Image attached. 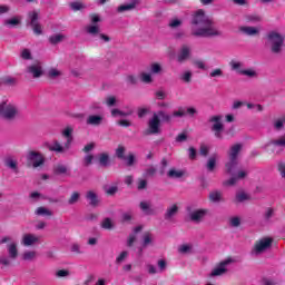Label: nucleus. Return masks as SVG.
<instances>
[{"mask_svg":"<svg viewBox=\"0 0 285 285\" xmlns=\"http://www.w3.org/2000/svg\"><path fill=\"white\" fill-rule=\"evenodd\" d=\"M144 230V226L139 225L134 228V232L127 238V247L132 248L135 246V242H137V234Z\"/></svg>","mask_w":285,"mask_h":285,"instance_id":"6ab92c4d","label":"nucleus"},{"mask_svg":"<svg viewBox=\"0 0 285 285\" xmlns=\"http://www.w3.org/2000/svg\"><path fill=\"white\" fill-rule=\"evenodd\" d=\"M98 164L101 168H108V166H110V155H108V153L99 154Z\"/></svg>","mask_w":285,"mask_h":285,"instance_id":"7c9ffc66","label":"nucleus"},{"mask_svg":"<svg viewBox=\"0 0 285 285\" xmlns=\"http://www.w3.org/2000/svg\"><path fill=\"white\" fill-rule=\"evenodd\" d=\"M63 75L59 69L57 68H50L47 71V79H59Z\"/></svg>","mask_w":285,"mask_h":285,"instance_id":"4c0bfd02","label":"nucleus"},{"mask_svg":"<svg viewBox=\"0 0 285 285\" xmlns=\"http://www.w3.org/2000/svg\"><path fill=\"white\" fill-rule=\"evenodd\" d=\"M235 259L232 257L226 258L225 261H222L209 274V277H222V275H226L228 273V268L226 266H230Z\"/></svg>","mask_w":285,"mask_h":285,"instance_id":"9b49d317","label":"nucleus"},{"mask_svg":"<svg viewBox=\"0 0 285 285\" xmlns=\"http://www.w3.org/2000/svg\"><path fill=\"white\" fill-rule=\"evenodd\" d=\"M35 215H37L38 217H52V210L46 207H38L35 210Z\"/></svg>","mask_w":285,"mask_h":285,"instance_id":"f704fd0d","label":"nucleus"},{"mask_svg":"<svg viewBox=\"0 0 285 285\" xmlns=\"http://www.w3.org/2000/svg\"><path fill=\"white\" fill-rule=\"evenodd\" d=\"M245 21L247 23H259V21H262V18H259V16L256 14H246Z\"/></svg>","mask_w":285,"mask_h":285,"instance_id":"49530a36","label":"nucleus"},{"mask_svg":"<svg viewBox=\"0 0 285 285\" xmlns=\"http://www.w3.org/2000/svg\"><path fill=\"white\" fill-rule=\"evenodd\" d=\"M126 81L129 86H137L139 80L135 77V75H128L126 76Z\"/></svg>","mask_w":285,"mask_h":285,"instance_id":"052dcab7","label":"nucleus"},{"mask_svg":"<svg viewBox=\"0 0 285 285\" xmlns=\"http://www.w3.org/2000/svg\"><path fill=\"white\" fill-rule=\"evenodd\" d=\"M190 52H191L190 46L183 45L177 56L178 63H184V61H188V59H190Z\"/></svg>","mask_w":285,"mask_h":285,"instance_id":"ddd939ff","label":"nucleus"},{"mask_svg":"<svg viewBox=\"0 0 285 285\" xmlns=\"http://www.w3.org/2000/svg\"><path fill=\"white\" fill-rule=\"evenodd\" d=\"M208 153H210V148L208 146H206L205 144H202L200 148H199V155L202 157H206L208 155Z\"/></svg>","mask_w":285,"mask_h":285,"instance_id":"338daca9","label":"nucleus"},{"mask_svg":"<svg viewBox=\"0 0 285 285\" xmlns=\"http://www.w3.org/2000/svg\"><path fill=\"white\" fill-rule=\"evenodd\" d=\"M101 228H104V230H112L115 229V223L112 222V218H105L101 224H100Z\"/></svg>","mask_w":285,"mask_h":285,"instance_id":"e433bc0d","label":"nucleus"},{"mask_svg":"<svg viewBox=\"0 0 285 285\" xmlns=\"http://www.w3.org/2000/svg\"><path fill=\"white\" fill-rule=\"evenodd\" d=\"M209 77L212 79H215L217 77H224V70H222L220 68L213 69L209 73Z\"/></svg>","mask_w":285,"mask_h":285,"instance_id":"6e6d98bb","label":"nucleus"},{"mask_svg":"<svg viewBox=\"0 0 285 285\" xmlns=\"http://www.w3.org/2000/svg\"><path fill=\"white\" fill-rule=\"evenodd\" d=\"M26 75L31 77V79H41L43 77V62L36 60L31 65H28L24 69Z\"/></svg>","mask_w":285,"mask_h":285,"instance_id":"6e6552de","label":"nucleus"},{"mask_svg":"<svg viewBox=\"0 0 285 285\" xmlns=\"http://www.w3.org/2000/svg\"><path fill=\"white\" fill-rule=\"evenodd\" d=\"M156 174H157V168H155L154 166H150L145 170L144 177H155Z\"/></svg>","mask_w":285,"mask_h":285,"instance_id":"e2e57ef3","label":"nucleus"},{"mask_svg":"<svg viewBox=\"0 0 285 285\" xmlns=\"http://www.w3.org/2000/svg\"><path fill=\"white\" fill-rule=\"evenodd\" d=\"M238 166H239V160L228 159V161L225 164V174L230 175V178L227 180H224L223 186L225 187L237 186V181H239L240 179H246V177H248V173H246L245 170L237 171Z\"/></svg>","mask_w":285,"mask_h":285,"instance_id":"7ed1b4c3","label":"nucleus"},{"mask_svg":"<svg viewBox=\"0 0 285 285\" xmlns=\"http://www.w3.org/2000/svg\"><path fill=\"white\" fill-rule=\"evenodd\" d=\"M106 104H107L108 108H112V107L117 106V97L116 96H108L106 98Z\"/></svg>","mask_w":285,"mask_h":285,"instance_id":"4d7b16f0","label":"nucleus"},{"mask_svg":"<svg viewBox=\"0 0 285 285\" xmlns=\"http://www.w3.org/2000/svg\"><path fill=\"white\" fill-rule=\"evenodd\" d=\"M274 215H275V209L268 207L263 215L264 220L267 223L271 222V219H273Z\"/></svg>","mask_w":285,"mask_h":285,"instance_id":"8fccbe9b","label":"nucleus"},{"mask_svg":"<svg viewBox=\"0 0 285 285\" xmlns=\"http://www.w3.org/2000/svg\"><path fill=\"white\" fill-rule=\"evenodd\" d=\"M47 148L51 153H57L58 155H63V153H66V148H63V145H61L59 140H53L52 145H47Z\"/></svg>","mask_w":285,"mask_h":285,"instance_id":"4be33fe9","label":"nucleus"},{"mask_svg":"<svg viewBox=\"0 0 285 285\" xmlns=\"http://www.w3.org/2000/svg\"><path fill=\"white\" fill-rule=\"evenodd\" d=\"M7 250H8L9 258L17 259L19 257V249L17 248V243L8 244Z\"/></svg>","mask_w":285,"mask_h":285,"instance_id":"c756f323","label":"nucleus"},{"mask_svg":"<svg viewBox=\"0 0 285 285\" xmlns=\"http://www.w3.org/2000/svg\"><path fill=\"white\" fill-rule=\"evenodd\" d=\"M273 242L274 239L272 237L261 238L255 243L252 255H263L266 250H271V248H273Z\"/></svg>","mask_w":285,"mask_h":285,"instance_id":"1a4fd4ad","label":"nucleus"},{"mask_svg":"<svg viewBox=\"0 0 285 285\" xmlns=\"http://www.w3.org/2000/svg\"><path fill=\"white\" fill-rule=\"evenodd\" d=\"M139 208L145 215H157V212L153 208L150 202H140Z\"/></svg>","mask_w":285,"mask_h":285,"instance_id":"5701e85b","label":"nucleus"},{"mask_svg":"<svg viewBox=\"0 0 285 285\" xmlns=\"http://www.w3.org/2000/svg\"><path fill=\"white\" fill-rule=\"evenodd\" d=\"M185 175H186V171L177 168H170L167 171V177L169 179H181V177H184Z\"/></svg>","mask_w":285,"mask_h":285,"instance_id":"cd10ccee","label":"nucleus"},{"mask_svg":"<svg viewBox=\"0 0 285 285\" xmlns=\"http://www.w3.org/2000/svg\"><path fill=\"white\" fill-rule=\"evenodd\" d=\"M242 148H243L242 144H236L232 146L228 151V159L239 160V153H242Z\"/></svg>","mask_w":285,"mask_h":285,"instance_id":"412c9836","label":"nucleus"},{"mask_svg":"<svg viewBox=\"0 0 285 285\" xmlns=\"http://www.w3.org/2000/svg\"><path fill=\"white\" fill-rule=\"evenodd\" d=\"M239 32L246 35V37H259V28L242 26L238 28Z\"/></svg>","mask_w":285,"mask_h":285,"instance_id":"a211bd4d","label":"nucleus"},{"mask_svg":"<svg viewBox=\"0 0 285 285\" xmlns=\"http://www.w3.org/2000/svg\"><path fill=\"white\" fill-rule=\"evenodd\" d=\"M22 259L24 262H35V259H37V252H35V250H26L22 254Z\"/></svg>","mask_w":285,"mask_h":285,"instance_id":"ea45409f","label":"nucleus"},{"mask_svg":"<svg viewBox=\"0 0 285 285\" xmlns=\"http://www.w3.org/2000/svg\"><path fill=\"white\" fill-rule=\"evenodd\" d=\"M140 81H142V83H153V76L150 73H147V72H141L140 73Z\"/></svg>","mask_w":285,"mask_h":285,"instance_id":"603ef678","label":"nucleus"},{"mask_svg":"<svg viewBox=\"0 0 285 285\" xmlns=\"http://www.w3.org/2000/svg\"><path fill=\"white\" fill-rule=\"evenodd\" d=\"M128 258V250H122L116 258V264L119 266Z\"/></svg>","mask_w":285,"mask_h":285,"instance_id":"09e8293b","label":"nucleus"},{"mask_svg":"<svg viewBox=\"0 0 285 285\" xmlns=\"http://www.w3.org/2000/svg\"><path fill=\"white\" fill-rule=\"evenodd\" d=\"M130 115H132V110L126 112L117 108L111 109V117H130Z\"/></svg>","mask_w":285,"mask_h":285,"instance_id":"a19ab883","label":"nucleus"},{"mask_svg":"<svg viewBox=\"0 0 285 285\" xmlns=\"http://www.w3.org/2000/svg\"><path fill=\"white\" fill-rule=\"evenodd\" d=\"M69 8H71V10H73V12H79V10H86V4H83L82 2L79 1H75L69 3Z\"/></svg>","mask_w":285,"mask_h":285,"instance_id":"79ce46f5","label":"nucleus"},{"mask_svg":"<svg viewBox=\"0 0 285 285\" xmlns=\"http://www.w3.org/2000/svg\"><path fill=\"white\" fill-rule=\"evenodd\" d=\"M56 277H58L59 279H61L63 277H70V271L59 269L58 272H56Z\"/></svg>","mask_w":285,"mask_h":285,"instance_id":"680f3d73","label":"nucleus"},{"mask_svg":"<svg viewBox=\"0 0 285 285\" xmlns=\"http://www.w3.org/2000/svg\"><path fill=\"white\" fill-rule=\"evenodd\" d=\"M229 66H230L232 70H236V72L239 73V70H242L244 63H242L240 61L232 60L229 62Z\"/></svg>","mask_w":285,"mask_h":285,"instance_id":"864d4df0","label":"nucleus"},{"mask_svg":"<svg viewBox=\"0 0 285 285\" xmlns=\"http://www.w3.org/2000/svg\"><path fill=\"white\" fill-rule=\"evenodd\" d=\"M141 3L140 0H131L129 3L120 4L117 8V12H130L132 10H137V7Z\"/></svg>","mask_w":285,"mask_h":285,"instance_id":"dca6fc26","label":"nucleus"},{"mask_svg":"<svg viewBox=\"0 0 285 285\" xmlns=\"http://www.w3.org/2000/svg\"><path fill=\"white\" fill-rule=\"evenodd\" d=\"M53 175L57 177H70V168L63 164H57L53 166Z\"/></svg>","mask_w":285,"mask_h":285,"instance_id":"2eb2a0df","label":"nucleus"},{"mask_svg":"<svg viewBox=\"0 0 285 285\" xmlns=\"http://www.w3.org/2000/svg\"><path fill=\"white\" fill-rule=\"evenodd\" d=\"M26 24L31 28L33 33L37 35V37H41L43 35V27L39 22V12L37 11H29L27 14Z\"/></svg>","mask_w":285,"mask_h":285,"instance_id":"0eeeda50","label":"nucleus"},{"mask_svg":"<svg viewBox=\"0 0 285 285\" xmlns=\"http://www.w3.org/2000/svg\"><path fill=\"white\" fill-rule=\"evenodd\" d=\"M92 159H95V156L92 154L86 155L82 159V164L86 168H88V166H92Z\"/></svg>","mask_w":285,"mask_h":285,"instance_id":"5fc2aeb1","label":"nucleus"},{"mask_svg":"<svg viewBox=\"0 0 285 285\" xmlns=\"http://www.w3.org/2000/svg\"><path fill=\"white\" fill-rule=\"evenodd\" d=\"M79 199H81V194H79V191H73L70 198L68 199L69 206H75V204H77Z\"/></svg>","mask_w":285,"mask_h":285,"instance_id":"c03bdc74","label":"nucleus"},{"mask_svg":"<svg viewBox=\"0 0 285 285\" xmlns=\"http://www.w3.org/2000/svg\"><path fill=\"white\" fill-rule=\"evenodd\" d=\"M66 39V35L63 33H57L49 37V43L51 46H57L58 43H61Z\"/></svg>","mask_w":285,"mask_h":285,"instance_id":"72a5a7b5","label":"nucleus"},{"mask_svg":"<svg viewBox=\"0 0 285 285\" xmlns=\"http://www.w3.org/2000/svg\"><path fill=\"white\" fill-rule=\"evenodd\" d=\"M21 58L24 59V61L32 60V52H30V49H23L21 52Z\"/></svg>","mask_w":285,"mask_h":285,"instance_id":"0e129e2a","label":"nucleus"},{"mask_svg":"<svg viewBox=\"0 0 285 285\" xmlns=\"http://www.w3.org/2000/svg\"><path fill=\"white\" fill-rule=\"evenodd\" d=\"M90 23L85 27V31L90 37H98L102 43H110L112 41V38L106 33H101V16L98 13H91L89 14Z\"/></svg>","mask_w":285,"mask_h":285,"instance_id":"20e7f679","label":"nucleus"},{"mask_svg":"<svg viewBox=\"0 0 285 285\" xmlns=\"http://www.w3.org/2000/svg\"><path fill=\"white\" fill-rule=\"evenodd\" d=\"M85 197L87 202H89V206H91V208H97V206L101 204V200L99 199V196L97 195V193H95V190H88Z\"/></svg>","mask_w":285,"mask_h":285,"instance_id":"f3484780","label":"nucleus"},{"mask_svg":"<svg viewBox=\"0 0 285 285\" xmlns=\"http://www.w3.org/2000/svg\"><path fill=\"white\" fill-rule=\"evenodd\" d=\"M150 72L153 75H159V72H161V65H159L158 62H154L150 65Z\"/></svg>","mask_w":285,"mask_h":285,"instance_id":"13d9d810","label":"nucleus"},{"mask_svg":"<svg viewBox=\"0 0 285 285\" xmlns=\"http://www.w3.org/2000/svg\"><path fill=\"white\" fill-rule=\"evenodd\" d=\"M222 116H213L209 118V122L214 124L212 126V130L215 132V137H217V139H222V132H224V124H222Z\"/></svg>","mask_w":285,"mask_h":285,"instance_id":"f8f14e48","label":"nucleus"},{"mask_svg":"<svg viewBox=\"0 0 285 285\" xmlns=\"http://www.w3.org/2000/svg\"><path fill=\"white\" fill-rule=\"evenodd\" d=\"M21 112L19 111V107L8 100H4L0 104V118L8 124H12L19 119Z\"/></svg>","mask_w":285,"mask_h":285,"instance_id":"39448f33","label":"nucleus"},{"mask_svg":"<svg viewBox=\"0 0 285 285\" xmlns=\"http://www.w3.org/2000/svg\"><path fill=\"white\" fill-rule=\"evenodd\" d=\"M147 246H153V235L150 233H145L142 236V248H147Z\"/></svg>","mask_w":285,"mask_h":285,"instance_id":"37998d69","label":"nucleus"},{"mask_svg":"<svg viewBox=\"0 0 285 285\" xmlns=\"http://www.w3.org/2000/svg\"><path fill=\"white\" fill-rule=\"evenodd\" d=\"M39 242V237L35 236L33 234H26L22 237V246H32Z\"/></svg>","mask_w":285,"mask_h":285,"instance_id":"a878e982","label":"nucleus"},{"mask_svg":"<svg viewBox=\"0 0 285 285\" xmlns=\"http://www.w3.org/2000/svg\"><path fill=\"white\" fill-rule=\"evenodd\" d=\"M285 116L274 121V130H284Z\"/></svg>","mask_w":285,"mask_h":285,"instance_id":"de8ad7c7","label":"nucleus"},{"mask_svg":"<svg viewBox=\"0 0 285 285\" xmlns=\"http://www.w3.org/2000/svg\"><path fill=\"white\" fill-rule=\"evenodd\" d=\"M46 164V158L39 151L31 150L27 154V166L28 168H41Z\"/></svg>","mask_w":285,"mask_h":285,"instance_id":"9d476101","label":"nucleus"},{"mask_svg":"<svg viewBox=\"0 0 285 285\" xmlns=\"http://www.w3.org/2000/svg\"><path fill=\"white\" fill-rule=\"evenodd\" d=\"M3 26L6 28H19L21 26V17L14 16L3 20Z\"/></svg>","mask_w":285,"mask_h":285,"instance_id":"aec40b11","label":"nucleus"},{"mask_svg":"<svg viewBox=\"0 0 285 285\" xmlns=\"http://www.w3.org/2000/svg\"><path fill=\"white\" fill-rule=\"evenodd\" d=\"M269 146H278L279 148L285 147V136L278 138V139H273L269 140L267 144H265L264 149L268 148Z\"/></svg>","mask_w":285,"mask_h":285,"instance_id":"473e14b6","label":"nucleus"},{"mask_svg":"<svg viewBox=\"0 0 285 285\" xmlns=\"http://www.w3.org/2000/svg\"><path fill=\"white\" fill-rule=\"evenodd\" d=\"M104 124V116L90 115L87 118V126H101Z\"/></svg>","mask_w":285,"mask_h":285,"instance_id":"393cba45","label":"nucleus"},{"mask_svg":"<svg viewBox=\"0 0 285 285\" xmlns=\"http://www.w3.org/2000/svg\"><path fill=\"white\" fill-rule=\"evenodd\" d=\"M191 36L193 37H222V31L214 27V22L206 16L203 9L197 10L191 19Z\"/></svg>","mask_w":285,"mask_h":285,"instance_id":"f257e3e1","label":"nucleus"},{"mask_svg":"<svg viewBox=\"0 0 285 285\" xmlns=\"http://www.w3.org/2000/svg\"><path fill=\"white\" fill-rule=\"evenodd\" d=\"M115 157L120 160H126V148L122 145H118L115 150Z\"/></svg>","mask_w":285,"mask_h":285,"instance_id":"58836bf2","label":"nucleus"},{"mask_svg":"<svg viewBox=\"0 0 285 285\" xmlns=\"http://www.w3.org/2000/svg\"><path fill=\"white\" fill-rule=\"evenodd\" d=\"M137 188L138 190H146L148 188V180L139 178Z\"/></svg>","mask_w":285,"mask_h":285,"instance_id":"774afa93","label":"nucleus"},{"mask_svg":"<svg viewBox=\"0 0 285 285\" xmlns=\"http://www.w3.org/2000/svg\"><path fill=\"white\" fill-rule=\"evenodd\" d=\"M10 256H1L0 257V266H2V268H8V266H10L11 262H10Z\"/></svg>","mask_w":285,"mask_h":285,"instance_id":"bf43d9fd","label":"nucleus"},{"mask_svg":"<svg viewBox=\"0 0 285 285\" xmlns=\"http://www.w3.org/2000/svg\"><path fill=\"white\" fill-rule=\"evenodd\" d=\"M178 252L181 254V255H188L190 253H193V246L190 245H180L179 248H178Z\"/></svg>","mask_w":285,"mask_h":285,"instance_id":"3c124183","label":"nucleus"},{"mask_svg":"<svg viewBox=\"0 0 285 285\" xmlns=\"http://www.w3.org/2000/svg\"><path fill=\"white\" fill-rule=\"evenodd\" d=\"M161 121L170 124V121H173V116L166 114L164 110L154 112L153 117L148 120L147 129L142 131V135L145 137H150V135H161Z\"/></svg>","mask_w":285,"mask_h":285,"instance_id":"f03ea898","label":"nucleus"},{"mask_svg":"<svg viewBox=\"0 0 285 285\" xmlns=\"http://www.w3.org/2000/svg\"><path fill=\"white\" fill-rule=\"evenodd\" d=\"M217 154H213L205 165V168L208 170V173H215V168H217Z\"/></svg>","mask_w":285,"mask_h":285,"instance_id":"b1692460","label":"nucleus"},{"mask_svg":"<svg viewBox=\"0 0 285 285\" xmlns=\"http://www.w3.org/2000/svg\"><path fill=\"white\" fill-rule=\"evenodd\" d=\"M235 204H244V202H250V196L244 191L237 193L235 196Z\"/></svg>","mask_w":285,"mask_h":285,"instance_id":"c9c22d12","label":"nucleus"},{"mask_svg":"<svg viewBox=\"0 0 285 285\" xmlns=\"http://www.w3.org/2000/svg\"><path fill=\"white\" fill-rule=\"evenodd\" d=\"M267 45L269 46V50L273 55H282L284 50V35L277 31H269L266 36Z\"/></svg>","mask_w":285,"mask_h":285,"instance_id":"423d86ee","label":"nucleus"},{"mask_svg":"<svg viewBox=\"0 0 285 285\" xmlns=\"http://www.w3.org/2000/svg\"><path fill=\"white\" fill-rule=\"evenodd\" d=\"M166 168H168V159L163 158L160 161V169H159L160 175H166Z\"/></svg>","mask_w":285,"mask_h":285,"instance_id":"69168bd1","label":"nucleus"},{"mask_svg":"<svg viewBox=\"0 0 285 285\" xmlns=\"http://www.w3.org/2000/svg\"><path fill=\"white\" fill-rule=\"evenodd\" d=\"M209 202L213 204H222V202H224V194L220 190L210 191Z\"/></svg>","mask_w":285,"mask_h":285,"instance_id":"bb28decb","label":"nucleus"},{"mask_svg":"<svg viewBox=\"0 0 285 285\" xmlns=\"http://www.w3.org/2000/svg\"><path fill=\"white\" fill-rule=\"evenodd\" d=\"M207 214H208L207 209H196L194 212H189V218L195 224H199L204 222V218L206 217Z\"/></svg>","mask_w":285,"mask_h":285,"instance_id":"4468645a","label":"nucleus"},{"mask_svg":"<svg viewBox=\"0 0 285 285\" xmlns=\"http://www.w3.org/2000/svg\"><path fill=\"white\" fill-rule=\"evenodd\" d=\"M239 75L249 77V79H255V77H257V71H255L254 69H243V70H239Z\"/></svg>","mask_w":285,"mask_h":285,"instance_id":"a18cd8bd","label":"nucleus"},{"mask_svg":"<svg viewBox=\"0 0 285 285\" xmlns=\"http://www.w3.org/2000/svg\"><path fill=\"white\" fill-rule=\"evenodd\" d=\"M4 166L7 168H9L10 170H13V173H19V164L17 163V160L12 157H7L4 159Z\"/></svg>","mask_w":285,"mask_h":285,"instance_id":"c85d7f7f","label":"nucleus"},{"mask_svg":"<svg viewBox=\"0 0 285 285\" xmlns=\"http://www.w3.org/2000/svg\"><path fill=\"white\" fill-rule=\"evenodd\" d=\"M177 213H179V207L177 205H173L166 210L164 217L167 222H170V219H173Z\"/></svg>","mask_w":285,"mask_h":285,"instance_id":"2f4dec72","label":"nucleus"}]
</instances>
